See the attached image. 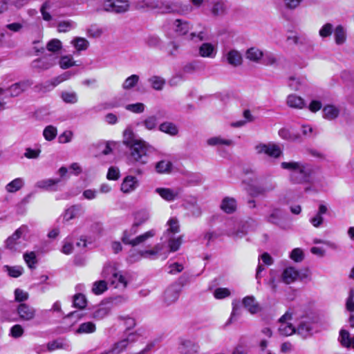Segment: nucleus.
Segmentation results:
<instances>
[{
  "label": "nucleus",
  "mask_w": 354,
  "mask_h": 354,
  "mask_svg": "<svg viewBox=\"0 0 354 354\" xmlns=\"http://www.w3.org/2000/svg\"><path fill=\"white\" fill-rule=\"evenodd\" d=\"M123 138L124 145L129 148V162L136 166L147 164L153 147L139 138L129 127L124 131Z\"/></svg>",
  "instance_id": "nucleus-1"
},
{
  "label": "nucleus",
  "mask_w": 354,
  "mask_h": 354,
  "mask_svg": "<svg viewBox=\"0 0 354 354\" xmlns=\"http://www.w3.org/2000/svg\"><path fill=\"white\" fill-rule=\"evenodd\" d=\"M281 167L290 171V179L296 184L310 183L315 173L314 167L308 163L301 162H283Z\"/></svg>",
  "instance_id": "nucleus-2"
},
{
  "label": "nucleus",
  "mask_w": 354,
  "mask_h": 354,
  "mask_svg": "<svg viewBox=\"0 0 354 354\" xmlns=\"http://www.w3.org/2000/svg\"><path fill=\"white\" fill-rule=\"evenodd\" d=\"M136 8L138 10H156L159 13L180 12V8L177 4L159 0H137Z\"/></svg>",
  "instance_id": "nucleus-3"
},
{
  "label": "nucleus",
  "mask_w": 354,
  "mask_h": 354,
  "mask_svg": "<svg viewBox=\"0 0 354 354\" xmlns=\"http://www.w3.org/2000/svg\"><path fill=\"white\" fill-rule=\"evenodd\" d=\"M138 231V227L132 224L130 228L123 231L121 236V241L124 245H129L132 247L137 246L145 243L149 239L153 237L156 234V230L151 229L135 238H132Z\"/></svg>",
  "instance_id": "nucleus-4"
},
{
  "label": "nucleus",
  "mask_w": 354,
  "mask_h": 354,
  "mask_svg": "<svg viewBox=\"0 0 354 354\" xmlns=\"http://www.w3.org/2000/svg\"><path fill=\"white\" fill-rule=\"evenodd\" d=\"M28 232V226L21 225L5 241V248L12 252H19L21 249V239L24 240Z\"/></svg>",
  "instance_id": "nucleus-5"
},
{
  "label": "nucleus",
  "mask_w": 354,
  "mask_h": 354,
  "mask_svg": "<svg viewBox=\"0 0 354 354\" xmlns=\"http://www.w3.org/2000/svg\"><path fill=\"white\" fill-rule=\"evenodd\" d=\"M103 10L115 13H123L128 10L129 3L125 0H106L102 4Z\"/></svg>",
  "instance_id": "nucleus-6"
},
{
  "label": "nucleus",
  "mask_w": 354,
  "mask_h": 354,
  "mask_svg": "<svg viewBox=\"0 0 354 354\" xmlns=\"http://www.w3.org/2000/svg\"><path fill=\"white\" fill-rule=\"evenodd\" d=\"M32 84V81L30 80L20 81L12 84L6 91L11 97H17L21 93L28 90Z\"/></svg>",
  "instance_id": "nucleus-7"
},
{
  "label": "nucleus",
  "mask_w": 354,
  "mask_h": 354,
  "mask_svg": "<svg viewBox=\"0 0 354 354\" xmlns=\"http://www.w3.org/2000/svg\"><path fill=\"white\" fill-rule=\"evenodd\" d=\"M255 149L258 153H264L273 158H279L282 153L279 147L276 145L259 144Z\"/></svg>",
  "instance_id": "nucleus-8"
},
{
  "label": "nucleus",
  "mask_w": 354,
  "mask_h": 354,
  "mask_svg": "<svg viewBox=\"0 0 354 354\" xmlns=\"http://www.w3.org/2000/svg\"><path fill=\"white\" fill-rule=\"evenodd\" d=\"M137 333H129L128 336L117 343H115L113 347L109 350L112 354H120L122 352L129 344H131L136 341Z\"/></svg>",
  "instance_id": "nucleus-9"
},
{
  "label": "nucleus",
  "mask_w": 354,
  "mask_h": 354,
  "mask_svg": "<svg viewBox=\"0 0 354 354\" xmlns=\"http://www.w3.org/2000/svg\"><path fill=\"white\" fill-rule=\"evenodd\" d=\"M178 350L180 353L183 354H194L198 352V346L190 339L180 338Z\"/></svg>",
  "instance_id": "nucleus-10"
},
{
  "label": "nucleus",
  "mask_w": 354,
  "mask_h": 354,
  "mask_svg": "<svg viewBox=\"0 0 354 354\" xmlns=\"http://www.w3.org/2000/svg\"><path fill=\"white\" fill-rule=\"evenodd\" d=\"M180 291L178 284H171L164 292V302L167 306L175 302L178 299Z\"/></svg>",
  "instance_id": "nucleus-11"
},
{
  "label": "nucleus",
  "mask_w": 354,
  "mask_h": 354,
  "mask_svg": "<svg viewBox=\"0 0 354 354\" xmlns=\"http://www.w3.org/2000/svg\"><path fill=\"white\" fill-rule=\"evenodd\" d=\"M279 136L282 139L288 141L296 142H303L301 135L299 133L295 132L292 129L282 128L279 131Z\"/></svg>",
  "instance_id": "nucleus-12"
},
{
  "label": "nucleus",
  "mask_w": 354,
  "mask_h": 354,
  "mask_svg": "<svg viewBox=\"0 0 354 354\" xmlns=\"http://www.w3.org/2000/svg\"><path fill=\"white\" fill-rule=\"evenodd\" d=\"M17 313L20 318L24 320H30L35 315V310L33 307L22 303L17 308Z\"/></svg>",
  "instance_id": "nucleus-13"
},
{
  "label": "nucleus",
  "mask_w": 354,
  "mask_h": 354,
  "mask_svg": "<svg viewBox=\"0 0 354 354\" xmlns=\"http://www.w3.org/2000/svg\"><path fill=\"white\" fill-rule=\"evenodd\" d=\"M266 221L271 224L283 228L281 221L283 219L282 210L280 208L274 207L272 209L270 213L266 216Z\"/></svg>",
  "instance_id": "nucleus-14"
},
{
  "label": "nucleus",
  "mask_w": 354,
  "mask_h": 354,
  "mask_svg": "<svg viewBox=\"0 0 354 354\" xmlns=\"http://www.w3.org/2000/svg\"><path fill=\"white\" fill-rule=\"evenodd\" d=\"M61 182L60 178L44 179L36 183L35 187L50 192H56L57 190V185Z\"/></svg>",
  "instance_id": "nucleus-15"
},
{
  "label": "nucleus",
  "mask_w": 354,
  "mask_h": 354,
  "mask_svg": "<svg viewBox=\"0 0 354 354\" xmlns=\"http://www.w3.org/2000/svg\"><path fill=\"white\" fill-rule=\"evenodd\" d=\"M138 186V180L137 178L133 176H127L124 178L120 189L124 193H130L135 190Z\"/></svg>",
  "instance_id": "nucleus-16"
},
{
  "label": "nucleus",
  "mask_w": 354,
  "mask_h": 354,
  "mask_svg": "<svg viewBox=\"0 0 354 354\" xmlns=\"http://www.w3.org/2000/svg\"><path fill=\"white\" fill-rule=\"evenodd\" d=\"M70 348V342L64 338H58L47 344V350L50 352L57 349L69 350Z\"/></svg>",
  "instance_id": "nucleus-17"
},
{
  "label": "nucleus",
  "mask_w": 354,
  "mask_h": 354,
  "mask_svg": "<svg viewBox=\"0 0 354 354\" xmlns=\"http://www.w3.org/2000/svg\"><path fill=\"white\" fill-rule=\"evenodd\" d=\"M134 221L133 224L139 227L146 223L150 218V214L146 209H140L133 213Z\"/></svg>",
  "instance_id": "nucleus-18"
},
{
  "label": "nucleus",
  "mask_w": 354,
  "mask_h": 354,
  "mask_svg": "<svg viewBox=\"0 0 354 354\" xmlns=\"http://www.w3.org/2000/svg\"><path fill=\"white\" fill-rule=\"evenodd\" d=\"M292 313L287 311L283 315H282L279 319V322L281 324V326L279 328V332H283L287 328H288L291 332H297L295 327L290 323H288V321H290L292 319Z\"/></svg>",
  "instance_id": "nucleus-19"
},
{
  "label": "nucleus",
  "mask_w": 354,
  "mask_h": 354,
  "mask_svg": "<svg viewBox=\"0 0 354 354\" xmlns=\"http://www.w3.org/2000/svg\"><path fill=\"white\" fill-rule=\"evenodd\" d=\"M221 209L227 214H232L236 209V201L232 197L226 196L221 202Z\"/></svg>",
  "instance_id": "nucleus-20"
},
{
  "label": "nucleus",
  "mask_w": 354,
  "mask_h": 354,
  "mask_svg": "<svg viewBox=\"0 0 354 354\" xmlns=\"http://www.w3.org/2000/svg\"><path fill=\"white\" fill-rule=\"evenodd\" d=\"M199 55L203 57L214 58L216 55V47L210 43H203L198 49Z\"/></svg>",
  "instance_id": "nucleus-21"
},
{
  "label": "nucleus",
  "mask_w": 354,
  "mask_h": 354,
  "mask_svg": "<svg viewBox=\"0 0 354 354\" xmlns=\"http://www.w3.org/2000/svg\"><path fill=\"white\" fill-rule=\"evenodd\" d=\"M299 272L292 267L286 268L282 274L283 281L290 284L294 282L299 277Z\"/></svg>",
  "instance_id": "nucleus-22"
},
{
  "label": "nucleus",
  "mask_w": 354,
  "mask_h": 354,
  "mask_svg": "<svg viewBox=\"0 0 354 354\" xmlns=\"http://www.w3.org/2000/svg\"><path fill=\"white\" fill-rule=\"evenodd\" d=\"M242 304L251 314H255L259 310V306L257 303H255V299L253 296L244 297Z\"/></svg>",
  "instance_id": "nucleus-23"
},
{
  "label": "nucleus",
  "mask_w": 354,
  "mask_h": 354,
  "mask_svg": "<svg viewBox=\"0 0 354 354\" xmlns=\"http://www.w3.org/2000/svg\"><path fill=\"white\" fill-rule=\"evenodd\" d=\"M106 282L107 284L109 283L111 286H114L115 288L120 284H122L123 286L127 285L124 277L120 274V272L118 271V268H116L115 272L111 274V277Z\"/></svg>",
  "instance_id": "nucleus-24"
},
{
  "label": "nucleus",
  "mask_w": 354,
  "mask_h": 354,
  "mask_svg": "<svg viewBox=\"0 0 354 354\" xmlns=\"http://www.w3.org/2000/svg\"><path fill=\"white\" fill-rule=\"evenodd\" d=\"M205 1L208 5H213L212 12L214 15H220L225 12V6L222 0H205Z\"/></svg>",
  "instance_id": "nucleus-25"
},
{
  "label": "nucleus",
  "mask_w": 354,
  "mask_h": 354,
  "mask_svg": "<svg viewBox=\"0 0 354 354\" xmlns=\"http://www.w3.org/2000/svg\"><path fill=\"white\" fill-rule=\"evenodd\" d=\"M159 130L172 136H176L178 133L177 126L169 122H165L160 124L159 126Z\"/></svg>",
  "instance_id": "nucleus-26"
},
{
  "label": "nucleus",
  "mask_w": 354,
  "mask_h": 354,
  "mask_svg": "<svg viewBox=\"0 0 354 354\" xmlns=\"http://www.w3.org/2000/svg\"><path fill=\"white\" fill-rule=\"evenodd\" d=\"M175 31L181 35L188 32L191 26L188 21L182 19H176L174 21Z\"/></svg>",
  "instance_id": "nucleus-27"
},
{
  "label": "nucleus",
  "mask_w": 354,
  "mask_h": 354,
  "mask_svg": "<svg viewBox=\"0 0 354 354\" xmlns=\"http://www.w3.org/2000/svg\"><path fill=\"white\" fill-rule=\"evenodd\" d=\"M333 32L335 43L337 45L343 44L346 39V34L344 28L342 25H338L333 30Z\"/></svg>",
  "instance_id": "nucleus-28"
},
{
  "label": "nucleus",
  "mask_w": 354,
  "mask_h": 354,
  "mask_svg": "<svg viewBox=\"0 0 354 354\" xmlns=\"http://www.w3.org/2000/svg\"><path fill=\"white\" fill-rule=\"evenodd\" d=\"M156 192L167 201H173L177 197V193L169 188H156Z\"/></svg>",
  "instance_id": "nucleus-29"
},
{
  "label": "nucleus",
  "mask_w": 354,
  "mask_h": 354,
  "mask_svg": "<svg viewBox=\"0 0 354 354\" xmlns=\"http://www.w3.org/2000/svg\"><path fill=\"white\" fill-rule=\"evenodd\" d=\"M227 60L230 64L237 66L241 64L242 57L239 51L232 50L227 55Z\"/></svg>",
  "instance_id": "nucleus-30"
},
{
  "label": "nucleus",
  "mask_w": 354,
  "mask_h": 354,
  "mask_svg": "<svg viewBox=\"0 0 354 354\" xmlns=\"http://www.w3.org/2000/svg\"><path fill=\"white\" fill-rule=\"evenodd\" d=\"M111 311V308L107 304H101L93 313L92 317L96 319H101L107 316Z\"/></svg>",
  "instance_id": "nucleus-31"
},
{
  "label": "nucleus",
  "mask_w": 354,
  "mask_h": 354,
  "mask_svg": "<svg viewBox=\"0 0 354 354\" xmlns=\"http://www.w3.org/2000/svg\"><path fill=\"white\" fill-rule=\"evenodd\" d=\"M117 268V263L115 262H106L103 267L102 271V277L104 278L103 280H106V281L111 277V274L115 272V270Z\"/></svg>",
  "instance_id": "nucleus-32"
},
{
  "label": "nucleus",
  "mask_w": 354,
  "mask_h": 354,
  "mask_svg": "<svg viewBox=\"0 0 354 354\" xmlns=\"http://www.w3.org/2000/svg\"><path fill=\"white\" fill-rule=\"evenodd\" d=\"M82 210V207L80 205H75L68 208L64 214V218L66 221L71 220L77 216Z\"/></svg>",
  "instance_id": "nucleus-33"
},
{
  "label": "nucleus",
  "mask_w": 354,
  "mask_h": 354,
  "mask_svg": "<svg viewBox=\"0 0 354 354\" xmlns=\"http://www.w3.org/2000/svg\"><path fill=\"white\" fill-rule=\"evenodd\" d=\"M287 104L290 107L298 109H301L305 105L304 100L301 97L293 94L288 96Z\"/></svg>",
  "instance_id": "nucleus-34"
},
{
  "label": "nucleus",
  "mask_w": 354,
  "mask_h": 354,
  "mask_svg": "<svg viewBox=\"0 0 354 354\" xmlns=\"http://www.w3.org/2000/svg\"><path fill=\"white\" fill-rule=\"evenodd\" d=\"M158 245L155 246V248L153 250H147L144 251H140L136 254H130V259L131 261H138L140 260L142 258H147L148 255H155L158 253Z\"/></svg>",
  "instance_id": "nucleus-35"
},
{
  "label": "nucleus",
  "mask_w": 354,
  "mask_h": 354,
  "mask_svg": "<svg viewBox=\"0 0 354 354\" xmlns=\"http://www.w3.org/2000/svg\"><path fill=\"white\" fill-rule=\"evenodd\" d=\"M322 111L324 118L327 120H333L336 118L339 113V109L333 105L324 106Z\"/></svg>",
  "instance_id": "nucleus-36"
},
{
  "label": "nucleus",
  "mask_w": 354,
  "mask_h": 354,
  "mask_svg": "<svg viewBox=\"0 0 354 354\" xmlns=\"http://www.w3.org/2000/svg\"><path fill=\"white\" fill-rule=\"evenodd\" d=\"M87 304V299L86 296L82 293H77L73 296V306L79 308L84 309L86 308Z\"/></svg>",
  "instance_id": "nucleus-37"
},
{
  "label": "nucleus",
  "mask_w": 354,
  "mask_h": 354,
  "mask_svg": "<svg viewBox=\"0 0 354 354\" xmlns=\"http://www.w3.org/2000/svg\"><path fill=\"white\" fill-rule=\"evenodd\" d=\"M262 57L263 52L255 47H252L246 51V58L250 61L258 62Z\"/></svg>",
  "instance_id": "nucleus-38"
},
{
  "label": "nucleus",
  "mask_w": 354,
  "mask_h": 354,
  "mask_svg": "<svg viewBox=\"0 0 354 354\" xmlns=\"http://www.w3.org/2000/svg\"><path fill=\"white\" fill-rule=\"evenodd\" d=\"M155 169L159 174L169 173L172 169V163L169 160H160L156 163Z\"/></svg>",
  "instance_id": "nucleus-39"
},
{
  "label": "nucleus",
  "mask_w": 354,
  "mask_h": 354,
  "mask_svg": "<svg viewBox=\"0 0 354 354\" xmlns=\"http://www.w3.org/2000/svg\"><path fill=\"white\" fill-rule=\"evenodd\" d=\"M107 290V282L106 280H100L93 283L92 292L96 295H99L104 292Z\"/></svg>",
  "instance_id": "nucleus-40"
},
{
  "label": "nucleus",
  "mask_w": 354,
  "mask_h": 354,
  "mask_svg": "<svg viewBox=\"0 0 354 354\" xmlns=\"http://www.w3.org/2000/svg\"><path fill=\"white\" fill-rule=\"evenodd\" d=\"M148 81L151 84V87L156 91L162 90L165 84V80L160 76H152Z\"/></svg>",
  "instance_id": "nucleus-41"
},
{
  "label": "nucleus",
  "mask_w": 354,
  "mask_h": 354,
  "mask_svg": "<svg viewBox=\"0 0 354 354\" xmlns=\"http://www.w3.org/2000/svg\"><path fill=\"white\" fill-rule=\"evenodd\" d=\"M24 180L21 178H17L6 185V190L8 192L13 193L19 190L24 186Z\"/></svg>",
  "instance_id": "nucleus-42"
},
{
  "label": "nucleus",
  "mask_w": 354,
  "mask_h": 354,
  "mask_svg": "<svg viewBox=\"0 0 354 354\" xmlns=\"http://www.w3.org/2000/svg\"><path fill=\"white\" fill-rule=\"evenodd\" d=\"M62 100L66 104H75L78 101V96L75 91H63L61 93Z\"/></svg>",
  "instance_id": "nucleus-43"
},
{
  "label": "nucleus",
  "mask_w": 354,
  "mask_h": 354,
  "mask_svg": "<svg viewBox=\"0 0 354 354\" xmlns=\"http://www.w3.org/2000/svg\"><path fill=\"white\" fill-rule=\"evenodd\" d=\"M338 340L343 346L349 348L352 346L354 348V336L351 337L350 333H339Z\"/></svg>",
  "instance_id": "nucleus-44"
},
{
  "label": "nucleus",
  "mask_w": 354,
  "mask_h": 354,
  "mask_svg": "<svg viewBox=\"0 0 354 354\" xmlns=\"http://www.w3.org/2000/svg\"><path fill=\"white\" fill-rule=\"evenodd\" d=\"M207 143L209 146L227 145L230 146L232 144L231 140L224 139L221 137H212L207 140Z\"/></svg>",
  "instance_id": "nucleus-45"
},
{
  "label": "nucleus",
  "mask_w": 354,
  "mask_h": 354,
  "mask_svg": "<svg viewBox=\"0 0 354 354\" xmlns=\"http://www.w3.org/2000/svg\"><path fill=\"white\" fill-rule=\"evenodd\" d=\"M57 134V128L53 125L46 127L43 131V136L47 141L54 140Z\"/></svg>",
  "instance_id": "nucleus-46"
},
{
  "label": "nucleus",
  "mask_w": 354,
  "mask_h": 354,
  "mask_svg": "<svg viewBox=\"0 0 354 354\" xmlns=\"http://www.w3.org/2000/svg\"><path fill=\"white\" fill-rule=\"evenodd\" d=\"M4 269L8 272V274L10 277L17 278L21 276L24 272V268L21 266H5Z\"/></svg>",
  "instance_id": "nucleus-47"
},
{
  "label": "nucleus",
  "mask_w": 354,
  "mask_h": 354,
  "mask_svg": "<svg viewBox=\"0 0 354 354\" xmlns=\"http://www.w3.org/2000/svg\"><path fill=\"white\" fill-rule=\"evenodd\" d=\"M139 76L138 75H131L127 77L122 84V88L129 90L133 88L139 81Z\"/></svg>",
  "instance_id": "nucleus-48"
},
{
  "label": "nucleus",
  "mask_w": 354,
  "mask_h": 354,
  "mask_svg": "<svg viewBox=\"0 0 354 354\" xmlns=\"http://www.w3.org/2000/svg\"><path fill=\"white\" fill-rule=\"evenodd\" d=\"M24 259L30 269H34L37 263L36 254L34 252H26L24 254Z\"/></svg>",
  "instance_id": "nucleus-49"
},
{
  "label": "nucleus",
  "mask_w": 354,
  "mask_h": 354,
  "mask_svg": "<svg viewBox=\"0 0 354 354\" xmlns=\"http://www.w3.org/2000/svg\"><path fill=\"white\" fill-rule=\"evenodd\" d=\"M333 30L334 28L333 24L330 23H326L319 29V35L322 39L326 38L332 35Z\"/></svg>",
  "instance_id": "nucleus-50"
},
{
  "label": "nucleus",
  "mask_w": 354,
  "mask_h": 354,
  "mask_svg": "<svg viewBox=\"0 0 354 354\" xmlns=\"http://www.w3.org/2000/svg\"><path fill=\"white\" fill-rule=\"evenodd\" d=\"M71 43L77 50H86L88 46V41L82 37H77Z\"/></svg>",
  "instance_id": "nucleus-51"
},
{
  "label": "nucleus",
  "mask_w": 354,
  "mask_h": 354,
  "mask_svg": "<svg viewBox=\"0 0 354 354\" xmlns=\"http://www.w3.org/2000/svg\"><path fill=\"white\" fill-rule=\"evenodd\" d=\"M145 41V44L150 48H158L161 44L160 39L156 35H149Z\"/></svg>",
  "instance_id": "nucleus-52"
},
{
  "label": "nucleus",
  "mask_w": 354,
  "mask_h": 354,
  "mask_svg": "<svg viewBox=\"0 0 354 354\" xmlns=\"http://www.w3.org/2000/svg\"><path fill=\"white\" fill-rule=\"evenodd\" d=\"M75 28V23L72 21H60L57 25V30L60 32H66Z\"/></svg>",
  "instance_id": "nucleus-53"
},
{
  "label": "nucleus",
  "mask_w": 354,
  "mask_h": 354,
  "mask_svg": "<svg viewBox=\"0 0 354 354\" xmlns=\"http://www.w3.org/2000/svg\"><path fill=\"white\" fill-rule=\"evenodd\" d=\"M32 66L34 68L45 70L49 68L50 64L45 59L39 58L32 62Z\"/></svg>",
  "instance_id": "nucleus-54"
},
{
  "label": "nucleus",
  "mask_w": 354,
  "mask_h": 354,
  "mask_svg": "<svg viewBox=\"0 0 354 354\" xmlns=\"http://www.w3.org/2000/svg\"><path fill=\"white\" fill-rule=\"evenodd\" d=\"M125 109L136 113H140L145 111V104L141 102L127 104Z\"/></svg>",
  "instance_id": "nucleus-55"
},
{
  "label": "nucleus",
  "mask_w": 354,
  "mask_h": 354,
  "mask_svg": "<svg viewBox=\"0 0 354 354\" xmlns=\"http://www.w3.org/2000/svg\"><path fill=\"white\" fill-rule=\"evenodd\" d=\"M95 330V325L92 322H87L80 325L78 329L75 332H94Z\"/></svg>",
  "instance_id": "nucleus-56"
},
{
  "label": "nucleus",
  "mask_w": 354,
  "mask_h": 354,
  "mask_svg": "<svg viewBox=\"0 0 354 354\" xmlns=\"http://www.w3.org/2000/svg\"><path fill=\"white\" fill-rule=\"evenodd\" d=\"M241 308L239 304L232 303V311L231 313V316L229 318L228 321L226 322V325H228L230 323L232 322L233 319H236L241 315Z\"/></svg>",
  "instance_id": "nucleus-57"
},
{
  "label": "nucleus",
  "mask_w": 354,
  "mask_h": 354,
  "mask_svg": "<svg viewBox=\"0 0 354 354\" xmlns=\"http://www.w3.org/2000/svg\"><path fill=\"white\" fill-rule=\"evenodd\" d=\"M157 120L158 118L155 115H151L143 121V124L145 127V128L147 129L148 130H153L157 126Z\"/></svg>",
  "instance_id": "nucleus-58"
},
{
  "label": "nucleus",
  "mask_w": 354,
  "mask_h": 354,
  "mask_svg": "<svg viewBox=\"0 0 354 354\" xmlns=\"http://www.w3.org/2000/svg\"><path fill=\"white\" fill-rule=\"evenodd\" d=\"M46 48L50 52H57L62 48V42L57 39H53L48 41Z\"/></svg>",
  "instance_id": "nucleus-59"
},
{
  "label": "nucleus",
  "mask_w": 354,
  "mask_h": 354,
  "mask_svg": "<svg viewBox=\"0 0 354 354\" xmlns=\"http://www.w3.org/2000/svg\"><path fill=\"white\" fill-rule=\"evenodd\" d=\"M262 62L263 64L270 66L273 65L276 63L277 59L274 55L271 53H263V57H261Z\"/></svg>",
  "instance_id": "nucleus-60"
},
{
  "label": "nucleus",
  "mask_w": 354,
  "mask_h": 354,
  "mask_svg": "<svg viewBox=\"0 0 354 354\" xmlns=\"http://www.w3.org/2000/svg\"><path fill=\"white\" fill-rule=\"evenodd\" d=\"M75 65L71 56H63L59 60V66L63 69H66Z\"/></svg>",
  "instance_id": "nucleus-61"
},
{
  "label": "nucleus",
  "mask_w": 354,
  "mask_h": 354,
  "mask_svg": "<svg viewBox=\"0 0 354 354\" xmlns=\"http://www.w3.org/2000/svg\"><path fill=\"white\" fill-rule=\"evenodd\" d=\"M28 293L24 291L20 288H17L15 290V299L17 302H23L28 299Z\"/></svg>",
  "instance_id": "nucleus-62"
},
{
  "label": "nucleus",
  "mask_w": 354,
  "mask_h": 354,
  "mask_svg": "<svg viewBox=\"0 0 354 354\" xmlns=\"http://www.w3.org/2000/svg\"><path fill=\"white\" fill-rule=\"evenodd\" d=\"M215 298L221 299L230 295V291L226 288H218L214 290Z\"/></svg>",
  "instance_id": "nucleus-63"
},
{
  "label": "nucleus",
  "mask_w": 354,
  "mask_h": 354,
  "mask_svg": "<svg viewBox=\"0 0 354 354\" xmlns=\"http://www.w3.org/2000/svg\"><path fill=\"white\" fill-rule=\"evenodd\" d=\"M354 290L351 289L348 292V298L346 302V308L349 312H354Z\"/></svg>",
  "instance_id": "nucleus-64"
}]
</instances>
